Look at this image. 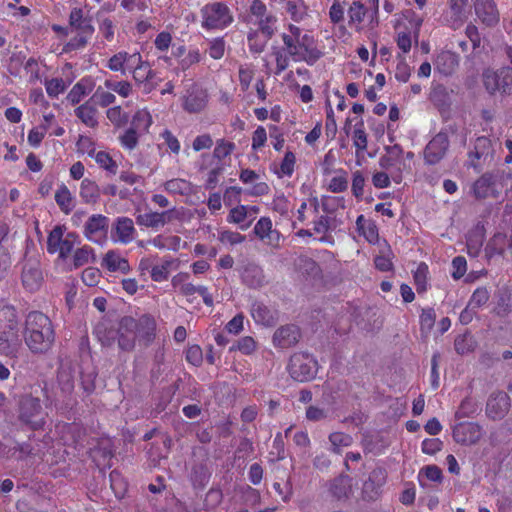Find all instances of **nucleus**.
Listing matches in <instances>:
<instances>
[{"mask_svg": "<svg viewBox=\"0 0 512 512\" xmlns=\"http://www.w3.org/2000/svg\"><path fill=\"white\" fill-rule=\"evenodd\" d=\"M94 335L104 347H111L117 340V327L107 322H100L94 328Z\"/></svg>", "mask_w": 512, "mask_h": 512, "instance_id": "nucleus-38", "label": "nucleus"}, {"mask_svg": "<svg viewBox=\"0 0 512 512\" xmlns=\"http://www.w3.org/2000/svg\"><path fill=\"white\" fill-rule=\"evenodd\" d=\"M226 221L229 224L238 225L243 231L247 230L251 226V221H249L247 217L243 204L232 207L226 217Z\"/></svg>", "mask_w": 512, "mask_h": 512, "instance_id": "nucleus-44", "label": "nucleus"}, {"mask_svg": "<svg viewBox=\"0 0 512 512\" xmlns=\"http://www.w3.org/2000/svg\"><path fill=\"white\" fill-rule=\"evenodd\" d=\"M280 38L282 45L273 44L263 58V67L269 75L280 76L291 61L313 66L323 57L314 36L296 24L284 25Z\"/></svg>", "mask_w": 512, "mask_h": 512, "instance_id": "nucleus-1", "label": "nucleus"}, {"mask_svg": "<svg viewBox=\"0 0 512 512\" xmlns=\"http://www.w3.org/2000/svg\"><path fill=\"white\" fill-rule=\"evenodd\" d=\"M482 436V426L476 422H460L453 428V439L461 445L476 444Z\"/></svg>", "mask_w": 512, "mask_h": 512, "instance_id": "nucleus-19", "label": "nucleus"}, {"mask_svg": "<svg viewBox=\"0 0 512 512\" xmlns=\"http://www.w3.org/2000/svg\"><path fill=\"white\" fill-rule=\"evenodd\" d=\"M79 195L85 204H96L101 196V190L96 181L90 178L82 179Z\"/></svg>", "mask_w": 512, "mask_h": 512, "instance_id": "nucleus-36", "label": "nucleus"}, {"mask_svg": "<svg viewBox=\"0 0 512 512\" xmlns=\"http://www.w3.org/2000/svg\"><path fill=\"white\" fill-rule=\"evenodd\" d=\"M510 397L504 391L492 393L486 403V415L492 420L503 419L510 410Z\"/></svg>", "mask_w": 512, "mask_h": 512, "instance_id": "nucleus-20", "label": "nucleus"}, {"mask_svg": "<svg viewBox=\"0 0 512 512\" xmlns=\"http://www.w3.org/2000/svg\"><path fill=\"white\" fill-rule=\"evenodd\" d=\"M137 340L144 346L151 345L157 336V322L152 314L145 313L135 318Z\"/></svg>", "mask_w": 512, "mask_h": 512, "instance_id": "nucleus-18", "label": "nucleus"}, {"mask_svg": "<svg viewBox=\"0 0 512 512\" xmlns=\"http://www.w3.org/2000/svg\"><path fill=\"white\" fill-rule=\"evenodd\" d=\"M23 338L32 354L44 355L51 351L56 341V331L50 317L38 310L28 312L24 320Z\"/></svg>", "mask_w": 512, "mask_h": 512, "instance_id": "nucleus-3", "label": "nucleus"}, {"mask_svg": "<svg viewBox=\"0 0 512 512\" xmlns=\"http://www.w3.org/2000/svg\"><path fill=\"white\" fill-rule=\"evenodd\" d=\"M211 477V473L205 463H195L192 465L190 481L195 488H204Z\"/></svg>", "mask_w": 512, "mask_h": 512, "instance_id": "nucleus-42", "label": "nucleus"}, {"mask_svg": "<svg viewBox=\"0 0 512 512\" xmlns=\"http://www.w3.org/2000/svg\"><path fill=\"white\" fill-rule=\"evenodd\" d=\"M20 280L26 292H38L44 284V273L40 261L35 258L25 259L21 268Z\"/></svg>", "mask_w": 512, "mask_h": 512, "instance_id": "nucleus-12", "label": "nucleus"}, {"mask_svg": "<svg viewBox=\"0 0 512 512\" xmlns=\"http://www.w3.org/2000/svg\"><path fill=\"white\" fill-rule=\"evenodd\" d=\"M153 124V118L147 108H141L135 111L131 118L130 128L144 135L149 132Z\"/></svg>", "mask_w": 512, "mask_h": 512, "instance_id": "nucleus-37", "label": "nucleus"}, {"mask_svg": "<svg viewBox=\"0 0 512 512\" xmlns=\"http://www.w3.org/2000/svg\"><path fill=\"white\" fill-rule=\"evenodd\" d=\"M251 316L256 324L271 327L278 320L277 310L271 309L262 302H254L251 306Z\"/></svg>", "mask_w": 512, "mask_h": 512, "instance_id": "nucleus-27", "label": "nucleus"}, {"mask_svg": "<svg viewBox=\"0 0 512 512\" xmlns=\"http://www.w3.org/2000/svg\"><path fill=\"white\" fill-rule=\"evenodd\" d=\"M255 75V69L252 64L240 65L238 78L241 90L246 92L249 90Z\"/></svg>", "mask_w": 512, "mask_h": 512, "instance_id": "nucleus-61", "label": "nucleus"}, {"mask_svg": "<svg viewBox=\"0 0 512 512\" xmlns=\"http://www.w3.org/2000/svg\"><path fill=\"white\" fill-rule=\"evenodd\" d=\"M101 265L110 272L127 274L131 270L128 260L117 250H109L104 255Z\"/></svg>", "mask_w": 512, "mask_h": 512, "instance_id": "nucleus-30", "label": "nucleus"}, {"mask_svg": "<svg viewBox=\"0 0 512 512\" xmlns=\"http://www.w3.org/2000/svg\"><path fill=\"white\" fill-rule=\"evenodd\" d=\"M482 83L490 95L512 94V68L502 66L500 68H486L482 73Z\"/></svg>", "mask_w": 512, "mask_h": 512, "instance_id": "nucleus-8", "label": "nucleus"}, {"mask_svg": "<svg viewBox=\"0 0 512 512\" xmlns=\"http://www.w3.org/2000/svg\"><path fill=\"white\" fill-rule=\"evenodd\" d=\"M72 262L75 268L96 262L94 249L89 245H83L75 249L72 254Z\"/></svg>", "mask_w": 512, "mask_h": 512, "instance_id": "nucleus-46", "label": "nucleus"}, {"mask_svg": "<svg viewBox=\"0 0 512 512\" xmlns=\"http://www.w3.org/2000/svg\"><path fill=\"white\" fill-rule=\"evenodd\" d=\"M257 25V28L254 29L255 31H259L267 36L273 37L277 31L276 23H277V17L273 15L272 13H269L268 15L264 16L263 18H259L254 21Z\"/></svg>", "mask_w": 512, "mask_h": 512, "instance_id": "nucleus-53", "label": "nucleus"}, {"mask_svg": "<svg viewBox=\"0 0 512 512\" xmlns=\"http://www.w3.org/2000/svg\"><path fill=\"white\" fill-rule=\"evenodd\" d=\"M164 189L168 193L185 196L191 192V184L184 179L174 178L164 183Z\"/></svg>", "mask_w": 512, "mask_h": 512, "instance_id": "nucleus-55", "label": "nucleus"}, {"mask_svg": "<svg viewBox=\"0 0 512 512\" xmlns=\"http://www.w3.org/2000/svg\"><path fill=\"white\" fill-rule=\"evenodd\" d=\"M90 100L100 107H108L115 103L116 96L111 90L98 86Z\"/></svg>", "mask_w": 512, "mask_h": 512, "instance_id": "nucleus-54", "label": "nucleus"}, {"mask_svg": "<svg viewBox=\"0 0 512 512\" xmlns=\"http://www.w3.org/2000/svg\"><path fill=\"white\" fill-rule=\"evenodd\" d=\"M301 337L298 326L287 324L279 327L273 335V344L277 348L287 349L295 346Z\"/></svg>", "mask_w": 512, "mask_h": 512, "instance_id": "nucleus-24", "label": "nucleus"}, {"mask_svg": "<svg viewBox=\"0 0 512 512\" xmlns=\"http://www.w3.org/2000/svg\"><path fill=\"white\" fill-rule=\"evenodd\" d=\"M128 69L135 85L145 94L154 91L158 84L156 71L152 69L149 61L144 60L141 53L136 51L135 57Z\"/></svg>", "mask_w": 512, "mask_h": 512, "instance_id": "nucleus-7", "label": "nucleus"}, {"mask_svg": "<svg viewBox=\"0 0 512 512\" xmlns=\"http://www.w3.org/2000/svg\"><path fill=\"white\" fill-rule=\"evenodd\" d=\"M21 346L16 311L11 306H5L0 310V353L16 357Z\"/></svg>", "mask_w": 512, "mask_h": 512, "instance_id": "nucleus-5", "label": "nucleus"}, {"mask_svg": "<svg viewBox=\"0 0 512 512\" xmlns=\"http://www.w3.org/2000/svg\"><path fill=\"white\" fill-rule=\"evenodd\" d=\"M135 318L132 316L122 317L117 324V345L123 352H132L136 347Z\"/></svg>", "mask_w": 512, "mask_h": 512, "instance_id": "nucleus-15", "label": "nucleus"}, {"mask_svg": "<svg viewBox=\"0 0 512 512\" xmlns=\"http://www.w3.org/2000/svg\"><path fill=\"white\" fill-rule=\"evenodd\" d=\"M307 210H309L313 215L318 214L319 201L316 197H311L301 203L296 213V219L298 222L304 223L308 219V217L306 216Z\"/></svg>", "mask_w": 512, "mask_h": 512, "instance_id": "nucleus-60", "label": "nucleus"}, {"mask_svg": "<svg viewBox=\"0 0 512 512\" xmlns=\"http://www.w3.org/2000/svg\"><path fill=\"white\" fill-rule=\"evenodd\" d=\"M329 441L332 446L331 451L335 454H341L342 448L352 445L353 438L344 432H332L329 435Z\"/></svg>", "mask_w": 512, "mask_h": 512, "instance_id": "nucleus-51", "label": "nucleus"}, {"mask_svg": "<svg viewBox=\"0 0 512 512\" xmlns=\"http://www.w3.org/2000/svg\"><path fill=\"white\" fill-rule=\"evenodd\" d=\"M353 479L347 474H340L330 481L329 494L337 501H346L352 494Z\"/></svg>", "mask_w": 512, "mask_h": 512, "instance_id": "nucleus-26", "label": "nucleus"}, {"mask_svg": "<svg viewBox=\"0 0 512 512\" xmlns=\"http://www.w3.org/2000/svg\"><path fill=\"white\" fill-rule=\"evenodd\" d=\"M226 50V42L223 37H215L208 42L206 52L210 58L220 60L223 58Z\"/></svg>", "mask_w": 512, "mask_h": 512, "instance_id": "nucleus-63", "label": "nucleus"}, {"mask_svg": "<svg viewBox=\"0 0 512 512\" xmlns=\"http://www.w3.org/2000/svg\"><path fill=\"white\" fill-rule=\"evenodd\" d=\"M141 136L142 134L129 127L118 137V140L124 150L132 151L137 147Z\"/></svg>", "mask_w": 512, "mask_h": 512, "instance_id": "nucleus-59", "label": "nucleus"}, {"mask_svg": "<svg viewBox=\"0 0 512 512\" xmlns=\"http://www.w3.org/2000/svg\"><path fill=\"white\" fill-rule=\"evenodd\" d=\"M116 23L110 17L98 18V30L102 38L107 42L115 39Z\"/></svg>", "mask_w": 512, "mask_h": 512, "instance_id": "nucleus-56", "label": "nucleus"}, {"mask_svg": "<svg viewBox=\"0 0 512 512\" xmlns=\"http://www.w3.org/2000/svg\"><path fill=\"white\" fill-rule=\"evenodd\" d=\"M356 229L368 243L375 245L379 242V230L374 220L366 219L361 214L356 219Z\"/></svg>", "mask_w": 512, "mask_h": 512, "instance_id": "nucleus-33", "label": "nucleus"}, {"mask_svg": "<svg viewBox=\"0 0 512 512\" xmlns=\"http://www.w3.org/2000/svg\"><path fill=\"white\" fill-rule=\"evenodd\" d=\"M68 24L73 36L63 45L62 51L71 53L84 50L95 33L89 11L82 7H73L68 15Z\"/></svg>", "mask_w": 512, "mask_h": 512, "instance_id": "nucleus-4", "label": "nucleus"}, {"mask_svg": "<svg viewBox=\"0 0 512 512\" xmlns=\"http://www.w3.org/2000/svg\"><path fill=\"white\" fill-rule=\"evenodd\" d=\"M352 140L355 147L356 157H363V154L368 147V136L362 120L354 125Z\"/></svg>", "mask_w": 512, "mask_h": 512, "instance_id": "nucleus-41", "label": "nucleus"}, {"mask_svg": "<svg viewBox=\"0 0 512 512\" xmlns=\"http://www.w3.org/2000/svg\"><path fill=\"white\" fill-rule=\"evenodd\" d=\"M474 10L477 18L485 26L493 27L499 23L500 14L494 0H475Z\"/></svg>", "mask_w": 512, "mask_h": 512, "instance_id": "nucleus-22", "label": "nucleus"}, {"mask_svg": "<svg viewBox=\"0 0 512 512\" xmlns=\"http://www.w3.org/2000/svg\"><path fill=\"white\" fill-rule=\"evenodd\" d=\"M175 260L171 257H164L160 264L152 266L150 270L151 279L155 282H163L169 278L170 269Z\"/></svg>", "mask_w": 512, "mask_h": 512, "instance_id": "nucleus-47", "label": "nucleus"}, {"mask_svg": "<svg viewBox=\"0 0 512 512\" xmlns=\"http://www.w3.org/2000/svg\"><path fill=\"white\" fill-rule=\"evenodd\" d=\"M174 209L163 212H146L136 216V222L140 226L147 228H159L170 222Z\"/></svg>", "mask_w": 512, "mask_h": 512, "instance_id": "nucleus-28", "label": "nucleus"}, {"mask_svg": "<svg viewBox=\"0 0 512 512\" xmlns=\"http://www.w3.org/2000/svg\"><path fill=\"white\" fill-rule=\"evenodd\" d=\"M199 22L206 32L223 31L234 22V14L226 2L212 1L200 8Z\"/></svg>", "mask_w": 512, "mask_h": 512, "instance_id": "nucleus-6", "label": "nucleus"}, {"mask_svg": "<svg viewBox=\"0 0 512 512\" xmlns=\"http://www.w3.org/2000/svg\"><path fill=\"white\" fill-rule=\"evenodd\" d=\"M503 188L502 175L499 171L485 172L471 185V193L477 200L497 199Z\"/></svg>", "mask_w": 512, "mask_h": 512, "instance_id": "nucleus-10", "label": "nucleus"}, {"mask_svg": "<svg viewBox=\"0 0 512 512\" xmlns=\"http://www.w3.org/2000/svg\"><path fill=\"white\" fill-rule=\"evenodd\" d=\"M449 138L447 133H437L426 145L424 149V160L429 165L439 163L446 155L449 149Z\"/></svg>", "mask_w": 512, "mask_h": 512, "instance_id": "nucleus-17", "label": "nucleus"}, {"mask_svg": "<svg viewBox=\"0 0 512 512\" xmlns=\"http://www.w3.org/2000/svg\"><path fill=\"white\" fill-rule=\"evenodd\" d=\"M19 418L29 424L33 430L42 428L45 424V413L40 399L33 396L24 397L20 403Z\"/></svg>", "mask_w": 512, "mask_h": 512, "instance_id": "nucleus-13", "label": "nucleus"}, {"mask_svg": "<svg viewBox=\"0 0 512 512\" xmlns=\"http://www.w3.org/2000/svg\"><path fill=\"white\" fill-rule=\"evenodd\" d=\"M109 218L102 214L91 215L84 225L85 237L96 244H102L107 239Z\"/></svg>", "mask_w": 512, "mask_h": 512, "instance_id": "nucleus-16", "label": "nucleus"}, {"mask_svg": "<svg viewBox=\"0 0 512 512\" xmlns=\"http://www.w3.org/2000/svg\"><path fill=\"white\" fill-rule=\"evenodd\" d=\"M104 87L112 92L117 93L123 98H127L132 94L133 86L127 80L115 81L113 79H106L104 81Z\"/></svg>", "mask_w": 512, "mask_h": 512, "instance_id": "nucleus-52", "label": "nucleus"}, {"mask_svg": "<svg viewBox=\"0 0 512 512\" xmlns=\"http://www.w3.org/2000/svg\"><path fill=\"white\" fill-rule=\"evenodd\" d=\"M387 481V472L382 467H377L373 469L370 474L368 480L365 482L364 487L366 490L370 489L378 495L380 493L381 488L386 484Z\"/></svg>", "mask_w": 512, "mask_h": 512, "instance_id": "nucleus-45", "label": "nucleus"}, {"mask_svg": "<svg viewBox=\"0 0 512 512\" xmlns=\"http://www.w3.org/2000/svg\"><path fill=\"white\" fill-rule=\"evenodd\" d=\"M368 12V8L361 0H333L328 16L333 25H339L338 38L346 42L352 38L348 28L356 33L365 30Z\"/></svg>", "mask_w": 512, "mask_h": 512, "instance_id": "nucleus-2", "label": "nucleus"}, {"mask_svg": "<svg viewBox=\"0 0 512 512\" xmlns=\"http://www.w3.org/2000/svg\"><path fill=\"white\" fill-rule=\"evenodd\" d=\"M386 153L379 158V166L384 170H390L397 167L402 161L403 149L399 144L385 147Z\"/></svg>", "mask_w": 512, "mask_h": 512, "instance_id": "nucleus-35", "label": "nucleus"}, {"mask_svg": "<svg viewBox=\"0 0 512 512\" xmlns=\"http://www.w3.org/2000/svg\"><path fill=\"white\" fill-rule=\"evenodd\" d=\"M190 275L186 272H180L172 278V285L179 289L181 295L188 298V301H192L190 298L195 294L201 296L204 304L208 307L213 306L214 300L209 289L203 285H194L189 282Z\"/></svg>", "mask_w": 512, "mask_h": 512, "instance_id": "nucleus-14", "label": "nucleus"}, {"mask_svg": "<svg viewBox=\"0 0 512 512\" xmlns=\"http://www.w3.org/2000/svg\"><path fill=\"white\" fill-rule=\"evenodd\" d=\"M207 103V92L205 90L195 88L188 91L183 102V108L189 113H199L206 107Z\"/></svg>", "mask_w": 512, "mask_h": 512, "instance_id": "nucleus-29", "label": "nucleus"}, {"mask_svg": "<svg viewBox=\"0 0 512 512\" xmlns=\"http://www.w3.org/2000/svg\"><path fill=\"white\" fill-rule=\"evenodd\" d=\"M136 234L133 220L126 216L118 217L111 229V239L114 243L127 245L135 239Z\"/></svg>", "mask_w": 512, "mask_h": 512, "instance_id": "nucleus-21", "label": "nucleus"}, {"mask_svg": "<svg viewBox=\"0 0 512 512\" xmlns=\"http://www.w3.org/2000/svg\"><path fill=\"white\" fill-rule=\"evenodd\" d=\"M93 159L97 163L98 167L104 170L107 175H116L118 172V164L112 158V156L106 151H98L94 155Z\"/></svg>", "mask_w": 512, "mask_h": 512, "instance_id": "nucleus-49", "label": "nucleus"}, {"mask_svg": "<svg viewBox=\"0 0 512 512\" xmlns=\"http://www.w3.org/2000/svg\"><path fill=\"white\" fill-rule=\"evenodd\" d=\"M54 199L60 211L66 215H69L76 206L75 197L64 183H61L56 189Z\"/></svg>", "mask_w": 512, "mask_h": 512, "instance_id": "nucleus-34", "label": "nucleus"}, {"mask_svg": "<svg viewBox=\"0 0 512 512\" xmlns=\"http://www.w3.org/2000/svg\"><path fill=\"white\" fill-rule=\"evenodd\" d=\"M459 55L449 50H443L436 55L433 62L436 72L443 76L453 75L459 67Z\"/></svg>", "mask_w": 512, "mask_h": 512, "instance_id": "nucleus-25", "label": "nucleus"}, {"mask_svg": "<svg viewBox=\"0 0 512 512\" xmlns=\"http://www.w3.org/2000/svg\"><path fill=\"white\" fill-rule=\"evenodd\" d=\"M136 51L129 53L121 50L113 54L106 62L105 67L112 72H120L122 75L128 72V69L132 63V59L135 57Z\"/></svg>", "mask_w": 512, "mask_h": 512, "instance_id": "nucleus-31", "label": "nucleus"}, {"mask_svg": "<svg viewBox=\"0 0 512 512\" xmlns=\"http://www.w3.org/2000/svg\"><path fill=\"white\" fill-rule=\"evenodd\" d=\"M479 410L478 402L472 397H465L460 405L458 410L456 411V418H469L474 416Z\"/></svg>", "mask_w": 512, "mask_h": 512, "instance_id": "nucleus-57", "label": "nucleus"}, {"mask_svg": "<svg viewBox=\"0 0 512 512\" xmlns=\"http://www.w3.org/2000/svg\"><path fill=\"white\" fill-rule=\"evenodd\" d=\"M507 247H512L507 235L504 233H496L487 243L485 251L487 256L492 258L496 255H503Z\"/></svg>", "mask_w": 512, "mask_h": 512, "instance_id": "nucleus-39", "label": "nucleus"}, {"mask_svg": "<svg viewBox=\"0 0 512 512\" xmlns=\"http://www.w3.org/2000/svg\"><path fill=\"white\" fill-rule=\"evenodd\" d=\"M271 38V36H267L259 31H255L254 29H250L247 32V45L249 52L253 55L261 54L265 50Z\"/></svg>", "mask_w": 512, "mask_h": 512, "instance_id": "nucleus-40", "label": "nucleus"}, {"mask_svg": "<svg viewBox=\"0 0 512 512\" xmlns=\"http://www.w3.org/2000/svg\"><path fill=\"white\" fill-rule=\"evenodd\" d=\"M317 361L308 353L299 352L291 356L288 370L290 376L298 382L313 379L317 373Z\"/></svg>", "mask_w": 512, "mask_h": 512, "instance_id": "nucleus-11", "label": "nucleus"}, {"mask_svg": "<svg viewBox=\"0 0 512 512\" xmlns=\"http://www.w3.org/2000/svg\"><path fill=\"white\" fill-rule=\"evenodd\" d=\"M236 145L232 141L226 139H218L213 150V158L218 161H223L229 157L235 150Z\"/></svg>", "mask_w": 512, "mask_h": 512, "instance_id": "nucleus-58", "label": "nucleus"}, {"mask_svg": "<svg viewBox=\"0 0 512 512\" xmlns=\"http://www.w3.org/2000/svg\"><path fill=\"white\" fill-rule=\"evenodd\" d=\"M74 113L75 116L89 128H96L99 124L98 110L90 99L75 108Z\"/></svg>", "mask_w": 512, "mask_h": 512, "instance_id": "nucleus-32", "label": "nucleus"}, {"mask_svg": "<svg viewBox=\"0 0 512 512\" xmlns=\"http://www.w3.org/2000/svg\"><path fill=\"white\" fill-rule=\"evenodd\" d=\"M393 252L389 245H387V248L384 252L377 255L374 258V265L375 268L381 272H389L393 270Z\"/></svg>", "mask_w": 512, "mask_h": 512, "instance_id": "nucleus-62", "label": "nucleus"}, {"mask_svg": "<svg viewBox=\"0 0 512 512\" xmlns=\"http://www.w3.org/2000/svg\"><path fill=\"white\" fill-rule=\"evenodd\" d=\"M253 233L258 239L273 248L280 245V232L273 229L272 220L269 217H261L256 222Z\"/></svg>", "mask_w": 512, "mask_h": 512, "instance_id": "nucleus-23", "label": "nucleus"}, {"mask_svg": "<svg viewBox=\"0 0 512 512\" xmlns=\"http://www.w3.org/2000/svg\"><path fill=\"white\" fill-rule=\"evenodd\" d=\"M428 265L421 262L413 272V280L418 294L425 293L428 289Z\"/></svg>", "mask_w": 512, "mask_h": 512, "instance_id": "nucleus-50", "label": "nucleus"}, {"mask_svg": "<svg viewBox=\"0 0 512 512\" xmlns=\"http://www.w3.org/2000/svg\"><path fill=\"white\" fill-rule=\"evenodd\" d=\"M448 15L454 27L461 25L466 18L468 0H449Z\"/></svg>", "mask_w": 512, "mask_h": 512, "instance_id": "nucleus-43", "label": "nucleus"}, {"mask_svg": "<svg viewBox=\"0 0 512 512\" xmlns=\"http://www.w3.org/2000/svg\"><path fill=\"white\" fill-rule=\"evenodd\" d=\"M296 166V155L291 150H287L281 160L279 167L275 170V174L278 178L288 177L290 178Z\"/></svg>", "mask_w": 512, "mask_h": 512, "instance_id": "nucleus-48", "label": "nucleus"}, {"mask_svg": "<svg viewBox=\"0 0 512 512\" xmlns=\"http://www.w3.org/2000/svg\"><path fill=\"white\" fill-rule=\"evenodd\" d=\"M106 117L115 127H123L128 122V115L117 105L107 109Z\"/></svg>", "mask_w": 512, "mask_h": 512, "instance_id": "nucleus-64", "label": "nucleus"}, {"mask_svg": "<svg viewBox=\"0 0 512 512\" xmlns=\"http://www.w3.org/2000/svg\"><path fill=\"white\" fill-rule=\"evenodd\" d=\"M65 229L63 226H55L47 237V252L49 254L58 253V257L66 260L70 257L74 248L80 243L79 236L75 232H68L64 234Z\"/></svg>", "mask_w": 512, "mask_h": 512, "instance_id": "nucleus-9", "label": "nucleus"}]
</instances>
